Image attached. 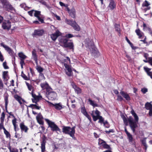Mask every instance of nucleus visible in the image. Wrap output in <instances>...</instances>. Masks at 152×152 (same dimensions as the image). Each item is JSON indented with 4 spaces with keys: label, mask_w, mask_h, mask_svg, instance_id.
<instances>
[{
    "label": "nucleus",
    "mask_w": 152,
    "mask_h": 152,
    "mask_svg": "<svg viewBox=\"0 0 152 152\" xmlns=\"http://www.w3.org/2000/svg\"><path fill=\"white\" fill-rule=\"evenodd\" d=\"M102 146L104 148L108 149H110V146L109 145L107 144L106 143V142L103 145H102Z\"/></svg>",
    "instance_id": "obj_51"
},
{
    "label": "nucleus",
    "mask_w": 152,
    "mask_h": 152,
    "mask_svg": "<svg viewBox=\"0 0 152 152\" xmlns=\"http://www.w3.org/2000/svg\"><path fill=\"white\" fill-rule=\"evenodd\" d=\"M3 65L4 69H7L9 68V67L7 65V62L6 61L3 63Z\"/></svg>",
    "instance_id": "obj_57"
},
{
    "label": "nucleus",
    "mask_w": 152,
    "mask_h": 152,
    "mask_svg": "<svg viewBox=\"0 0 152 152\" xmlns=\"http://www.w3.org/2000/svg\"><path fill=\"white\" fill-rule=\"evenodd\" d=\"M36 69L37 71L39 73H40L41 72H43L44 70V69L42 67L38 65H37L36 66Z\"/></svg>",
    "instance_id": "obj_42"
},
{
    "label": "nucleus",
    "mask_w": 152,
    "mask_h": 152,
    "mask_svg": "<svg viewBox=\"0 0 152 152\" xmlns=\"http://www.w3.org/2000/svg\"><path fill=\"white\" fill-rule=\"evenodd\" d=\"M105 142V141H104L103 140L100 139H99V142H98V144L99 145H102H102H103L104 143Z\"/></svg>",
    "instance_id": "obj_56"
},
{
    "label": "nucleus",
    "mask_w": 152,
    "mask_h": 152,
    "mask_svg": "<svg viewBox=\"0 0 152 152\" xmlns=\"http://www.w3.org/2000/svg\"><path fill=\"white\" fill-rule=\"evenodd\" d=\"M42 116L41 113H39L36 116V119L38 123L40 125H43L44 121L42 120Z\"/></svg>",
    "instance_id": "obj_21"
},
{
    "label": "nucleus",
    "mask_w": 152,
    "mask_h": 152,
    "mask_svg": "<svg viewBox=\"0 0 152 152\" xmlns=\"http://www.w3.org/2000/svg\"><path fill=\"white\" fill-rule=\"evenodd\" d=\"M4 60V57L1 53L0 51V61L2 62Z\"/></svg>",
    "instance_id": "obj_63"
},
{
    "label": "nucleus",
    "mask_w": 152,
    "mask_h": 152,
    "mask_svg": "<svg viewBox=\"0 0 152 152\" xmlns=\"http://www.w3.org/2000/svg\"><path fill=\"white\" fill-rule=\"evenodd\" d=\"M73 35L71 34H69L66 35V37L68 38H70L73 37Z\"/></svg>",
    "instance_id": "obj_62"
},
{
    "label": "nucleus",
    "mask_w": 152,
    "mask_h": 152,
    "mask_svg": "<svg viewBox=\"0 0 152 152\" xmlns=\"http://www.w3.org/2000/svg\"><path fill=\"white\" fill-rule=\"evenodd\" d=\"M107 134H109L110 133H113L114 132V131L113 129H111L109 130L108 131H106L105 132Z\"/></svg>",
    "instance_id": "obj_61"
},
{
    "label": "nucleus",
    "mask_w": 152,
    "mask_h": 152,
    "mask_svg": "<svg viewBox=\"0 0 152 152\" xmlns=\"http://www.w3.org/2000/svg\"><path fill=\"white\" fill-rule=\"evenodd\" d=\"M143 30L144 31H147L152 36V30L149 26H147L146 24L143 23Z\"/></svg>",
    "instance_id": "obj_22"
},
{
    "label": "nucleus",
    "mask_w": 152,
    "mask_h": 152,
    "mask_svg": "<svg viewBox=\"0 0 152 152\" xmlns=\"http://www.w3.org/2000/svg\"><path fill=\"white\" fill-rule=\"evenodd\" d=\"M104 126L106 128H109L110 127V124L107 121H105L103 124Z\"/></svg>",
    "instance_id": "obj_50"
},
{
    "label": "nucleus",
    "mask_w": 152,
    "mask_h": 152,
    "mask_svg": "<svg viewBox=\"0 0 152 152\" xmlns=\"http://www.w3.org/2000/svg\"><path fill=\"white\" fill-rule=\"evenodd\" d=\"M8 71H4L3 73V77L4 79L6 80H7L8 79H7V77L8 76Z\"/></svg>",
    "instance_id": "obj_41"
},
{
    "label": "nucleus",
    "mask_w": 152,
    "mask_h": 152,
    "mask_svg": "<svg viewBox=\"0 0 152 152\" xmlns=\"http://www.w3.org/2000/svg\"><path fill=\"white\" fill-rule=\"evenodd\" d=\"M4 134H5L6 137L7 138H10L11 137V135L10 133L8 131H6L5 132H4Z\"/></svg>",
    "instance_id": "obj_54"
},
{
    "label": "nucleus",
    "mask_w": 152,
    "mask_h": 152,
    "mask_svg": "<svg viewBox=\"0 0 152 152\" xmlns=\"http://www.w3.org/2000/svg\"><path fill=\"white\" fill-rule=\"evenodd\" d=\"M143 68L144 70L147 73L148 75L150 76L151 78L152 79V74H151V72L150 71L151 69L145 67H144Z\"/></svg>",
    "instance_id": "obj_30"
},
{
    "label": "nucleus",
    "mask_w": 152,
    "mask_h": 152,
    "mask_svg": "<svg viewBox=\"0 0 152 152\" xmlns=\"http://www.w3.org/2000/svg\"><path fill=\"white\" fill-rule=\"evenodd\" d=\"M131 113L134 118V121L133 120V118L131 116H130L128 119L124 115L122 116V118L125 125L126 126H127L128 125V122H129V126L133 133L137 135V134L136 132L135 129L138 126L137 124L139 121V118L133 110L131 111Z\"/></svg>",
    "instance_id": "obj_1"
},
{
    "label": "nucleus",
    "mask_w": 152,
    "mask_h": 152,
    "mask_svg": "<svg viewBox=\"0 0 152 152\" xmlns=\"http://www.w3.org/2000/svg\"><path fill=\"white\" fill-rule=\"evenodd\" d=\"M44 33V30L42 29H36L34 31L32 34L33 37H36L37 36L40 37L42 36Z\"/></svg>",
    "instance_id": "obj_9"
},
{
    "label": "nucleus",
    "mask_w": 152,
    "mask_h": 152,
    "mask_svg": "<svg viewBox=\"0 0 152 152\" xmlns=\"http://www.w3.org/2000/svg\"><path fill=\"white\" fill-rule=\"evenodd\" d=\"M40 86L42 90L46 89V92L50 91L52 88L47 82L41 83Z\"/></svg>",
    "instance_id": "obj_10"
},
{
    "label": "nucleus",
    "mask_w": 152,
    "mask_h": 152,
    "mask_svg": "<svg viewBox=\"0 0 152 152\" xmlns=\"http://www.w3.org/2000/svg\"><path fill=\"white\" fill-rule=\"evenodd\" d=\"M32 56L34 59V60L35 61V63L37 65V55L36 51L35 50H33L32 52Z\"/></svg>",
    "instance_id": "obj_27"
},
{
    "label": "nucleus",
    "mask_w": 152,
    "mask_h": 152,
    "mask_svg": "<svg viewBox=\"0 0 152 152\" xmlns=\"http://www.w3.org/2000/svg\"><path fill=\"white\" fill-rule=\"evenodd\" d=\"M88 101L89 102L90 104L92 106L94 107H98L99 106L97 104L94 103V101L90 99H88Z\"/></svg>",
    "instance_id": "obj_39"
},
{
    "label": "nucleus",
    "mask_w": 152,
    "mask_h": 152,
    "mask_svg": "<svg viewBox=\"0 0 152 152\" xmlns=\"http://www.w3.org/2000/svg\"><path fill=\"white\" fill-rule=\"evenodd\" d=\"M4 88V85L2 81L0 78V93H2Z\"/></svg>",
    "instance_id": "obj_43"
},
{
    "label": "nucleus",
    "mask_w": 152,
    "mask_h": 152,
    "mask_svg": "<svg viewBox=\"0 0 152 152\" xmlns=\"http://www.w3.org/2000/svg\"><path fill=\"white\" fill-rule=\"evenodd\" d=\"M11 23L10 20H8L7 22H4L2 23V26L4 30H9L11 28Z\"/></svg>",
    "instance_id": "obj_11"
},
{
    "label": "nucleus",
    "mask_w": 152,
    "mask_h": 152,
    "mask_svg": "<svg viewBox=\"0 0 152 152\" xmlns=\"http://www.w3.org/2000/svg\"><path fill=\"white\" fill-rule=\"evenodd\" d=\"M67 23L73 27L74 29L76 31H79L80 30V26L77 24L76 22L72 20H66Z\"/></svg>",
    "instance_id": "obj_7"
},
{
    "label": "nucleus",
    "mask_w": 152,
    "mask_h": 152,
    "mask_svg": "<svg viewBox=\"0 0 152 152\" xmlns=\"http://www.w3.org/2000/svg\"><path fill=\"white\" fill-rule=\"evenodd\" d=\"M81 112L83 115L86 117L90 121H91V118L90 116L88 114L85 107H82L81 108Z\"/></svg>",
    "instance_id": "obj_18"
},
{
    "label": "nucleus",
    "mask_w": 152,
    "mask_h": 152,
    "mask_svg": "<svg viewBox=\"0 0 152 152\" xmlns=\"http://www.w3.org/2000/svg\"><path fill=\"white\" fill-rule=\"evenodd\" d=\"M20 6L22 8H24V9L25 10H26V8H27V7L26 6V4L25 3H22L20 4Z\"/></svg>",
    "instance_id": "obj_55"
},
{
    "label": "nucleus",
    "mask_w": 152,
    "mask_h": 152,
    "mask_svg": "<svg viewBox=\"0 0 152 152\" xmlns=\"http://www.w3.org/2000/svg\"><path fill=\"white\" fill-rule=\"evenodd\" d=\"M9 95L7 93L6 94L4 95V100L5 102V109L6 111V112L7 113L9 114L10 115L12 116L14 118V119H13L12 121V124L14 126V130L15 131H16V127H17L18 125L16 124L17 123V119L14 116L13 114H12V112H10V113L8 112L7 110V105L8 104V97H9Z\"/></svg>",
    "instance_id": "obj_2"
},
{
    "label": "nucleus",
    "mask_w": 152,
    "mask_h": 152,
    "mask_svg": "<svg viewBox=\"0 0 152 152\" xmlns=\"http://www.w3.org/2000/svg\"><path fill=\"white\" fill-rule=\"evenodd\" d=\"M46 101L49 104L50 106L54 107L57 110H60L63 108L60 103L53 104L48 101Z\"/></svg>",
    "instance_id": "obj_14"
},
{
    "label": "nucleus",
    "mask_w": 152,
    "mask_h": 152,
    "mask_svg": "<svg viewBox=\"0 0 152 152\" xmlns=\"http://www.w3.org/2000/svg\"><path fill=\"white\" fill-rule=\"evenodd\" d=\"M10 152H18V150L15 148H11V147L9 145L8 147Z\"/></svg>",
    "instance_id": "obj_48"
},
{
    "label": "nucleus",
    "mask_w": 152,
    "mask_h": 152,
    "mask_svg": "<svg viewBox=\"0 0 152 152\" xmlns=\"http://www.w3.org/2000/svg\"><path fill=\"white\" fill-rule=\"evenodd\" d=\"M142 144L144 147V149L146 151L147 149L148 146L146 143L145 138H144L141 140Z\"/></svg>",
    "instance_id": "obj_36"
},
{
    "label": "nucleus",
    "mask_w": 152,
    "mask_h": 152,
    "mask_svg": "<svg viewBox=\"0 0 152 152\" xmlns=\"http://www.w3.org/2000/svg\"><path fill=\"white\" fill-rule=\"evenodd\" d=\"M39 77H41V78L42 79H43L44 78H45L43 74L42 73V72L39 73Z\"/></svg>",
    "instance_id": "obj_64"
},
{
    "label": "nucleus",
    "mask_w": 152,
    "mask_h": 152,
    "mask_svg": "<svg viewBox=\"0 0 152 152\" xmlns=\"http://www.w3.org/2000/svg\"><path fill=\"white\" fill-rule=\"evenodd\" d=\"M21 76L25 80H28L29 79V78L26 75L23 73V71H22L21 72Z\"/></svg>",
    "instance_id": "obj_45"
},
{
    "label": "nucleus",
    "mask_w": 152,
    "mask_h": 152,
    "mask_svg": "<svg viewBox=\"0 0 152 152\" xmlns=\"http://www.w3.org/2000/svg\"><path fill=\"white\" fill-rule=\"evenodd\" d=\"M46 137L45 135H44L42 138V141L41 142V146L42 152H45V145L46 143Z\"/></svg>",
    "instance_id": "obj_16"
},
{
    "label": "nucleus",
    "mask_w": 152,
    "mask_h": 152,
    "mask_svg": "<svg viewBox=\"0 0 152 152\" xmlns=\"http://www.w3.org/2000/svg\"><path fill=\"white\" fill-rule=\"evenodd\" d=\"M64 66L66 69L68 71L67 72H66V74L69 77L72 76V75L73 73L71 68L69 67V65L66 63H64Z\"/></svg>",
    "instance_id": "obj_15"
},
{
    "label": "nucleus",
    "mask_w": 152,
    "mask_h": 152,
    "mask_svg": "<svg viewBox=\"0 0 152 152\" xmlns=\"http://www.w3.org/2000/svg\"><path fill=\"white\" fill-rule=\"evenodd\" d=\"M135 32L136 33L137 35L138 36L139 39H141L144 36V33L142 32L139 28L136 29L135 31Z\"/></svg>",
    "instance_id": "obj_25"
},
{
    "label": "nucleus",
    "mask_w": 152,
    "mask_h": 152,
    "mask_svg": "<svg viewBox=\"0 0 152 152\" xmlns=\"http://www.w3.org/2000/svg\"><path fill=\"white\" fill-rule=\"evenodd\" d=\"M114 93L116 94H117V100L119 101H122L124 99L123 97L120 94H118V91L117 90H115L113 91Z\"/></svg>",
    "instance_id": "obj_28"
},
{
    "label": "nucleus",
    "mask_w": 152,
    "mask_h": 152,
    "mask_svg": "<svg viewBox=\"0 0 152 152\" xmlns=\"http://www.w3.org/2000/svg\"><path fill=\"white\" fill-rule=\"evenodd\" d=\"M5 117V114L4 112H3L2 113L0 118L1 122V123H3Z\"/></svg>",
    "instance_id": "obj_49"
},
{
    "label": "nucleus",
    "mask_w": 152,
    "mask_h": 152,
    "mask_svg": "<svg viewBox=\"0 0 152 152\" xmlns=\"http://www.w3.org/2000/svg\"><path fill=\"white\" fill-rule=\"evenodd\" d=\"M19 57L20 58V60H25L27 57L25 55L23 52H21L19 53L18 54Z\"/></svg>",
    "instance_id": "obj_35"
},
{
    "label": "nucleus",
    "mask_w": 152,
    "mask_h": 152,
    "mask_svg": "<svg viewBox=\"0 0 152 152\" xmlns=\"http://www.w3.org/2000/svg\"><path fill=\"white\" fill-rule=\"evenodd\" d=\"M150 5L149 2H148L147 0H145L142 4V7H149Z\"/></svg>",
    "instance_id": "obj_44"
},
{
    "label": "nucleus",
    "mask_w": 152,
    "mask_h": 152,
    "mask_svg": "<svg viewBox=\"0 0 152 152\" xmlns=\"http://www.w3.org/2000/svg\"><path fill=\"white\" fill-rule=\"evenodd\" d=\"M108 7L110 8V9L112 10H114L115 8L116 4H115L114 1L113 0H110Z\"/></svg>",
    "instance_id": "obj_26"
},
{
    "label": "nucleus",
    "mask_w": 152,
    "mask_h": 152,
    "mask_svg": "<svg viewBox=\"0 0 152 152\" xmlns=\"http://www.w3.org/2000/svg\"><path fill=\"white\" fill-rule=\"evenodd\" d=\"M126 135L129 140V142H132L133 141V137L132 135L129 133L127 134Z\"/></svg>",
    "instance_id": "obj_40"
},
{
    "label": "nucleus",
    "mask_w": 152,
    "mask_h": 152,
    "mask_svg": "<svg viewBox=\"0 0 152 152\" xmlns=\"http://www.w3.org/2000/svg\"><path fill=\"white\" fill-rule=\"evenodd\" d=\"M37 103H36V104H31L28 106V107L32 109L35 108L37 110H39L41 108V107L37 106Z\"/></svg>",
    "instance_id": "obj_34"
},
{
    "label": "nucleus",
    "mask_w": 152,
    "mask_h": 152,
    "mask_svg": "<svg viewBox=\"0 0 152 152\" xmlns=\"http://www.w3.org/2000/svg\"><path fill=\"white\" fill-rule=\"evenodd\" d=\"M66 59H64L62 60L63 63H64H64L67 64L68 62L70 63V59L69 57H66Z\"/></svg>",
    "instance_id": "obj_47"
},
{
    "label": "nucleus",
    "mask_w": 152,
    "mask_h": 152,
    "mask_svg": "<svg viewBox=\"0 0 152 152\" xmlns=\"http://www.w3.org/2000/svg\"><path fill=\"white\" fill-rule=\"evenodd\" d=\"M20 127L21 131H23L25 133L27 132L29 129L25 125L23 122H22L20 124Z\"/></svg>",
    "instance_id": "obj_20"
},
{
    "label": "nucleus",
    "mask_w": 152,
    "mask_h": 152,
    "mask_svg": "<svg viewBox=\"0 0 152 152\" xmlns=\"http://www.w3.org/2000/svg\"><path fill=\"white\" fill-rule=\"evenodd\" d=\"M61 35V33L58 30H57L55 33L50 35V37L52 39L55 41L57 38Z\"/></svg>",
    "instance_id": "obj_17"
},
{
    "label": "nucleus",
    "mask_w": 152,
    "mask_h": 152,
    "mask_svg": "<svg viewBox=\"0 0 152 152\" xmlns=\"http://www.w3.org/2000/svg\"><path fill=\"white\" fill-rule=\"evenodd\" d=\"M120 94L127 101L130 100L131 98L129 95L124 91H121L120 93Z\"/></svg>",
    "instance_id": "obj_24"
},
{
    "label": "nucleus",
    "mask_w": 152,
    "mask_h": 152,
    "mask_svg": "<svg viewBox=\"0 0 152 152\" xmlns=\"http://www.w3.org/2000/svg\"><path fill=\"white\" fill-rule=\"evenodd\" d=\"M35 13L34 14V17L37 18L38 20L41 22V23H44V22L43 19L41 18L40 16L41 15V12L39 11L34 10Z\"/></svg>",
    "instance_id": "obj_12"
},
{
    "label": "nucleus",
    "mask_w": 152,
    "mask_h": 152,
    "mask_svg": "<svg viewBox=\"0 0 152 152\" xmlns=\"http://www.w3.org/2000/svg\"><path fill=\"white\" fill-rule=\"evenodd\" d=\"M145 107L147 110H150L152 109V104L148 102L146 103L145 105Z\"/></svg>",
    "instance_id": "obj_37"
},
{
    "label": "nucleus",
    "mask_w": 152,
    "mask_h": 152,
    "mask_svg": "<svg viewBox=\"0 0 152 152\" xmlns=\"http://www.w3.org/2000/svg\"><path fill=\"white\" fill-rule=\"evenodd\" d=\"M62 130L63 133L69 135L74 140L76 139V138L75 136V127H73L71 128L69 126H63Z\"/></svg>",
    "instance_id": "obj_4"
},
{
    "label": "nucleus",
    "mask_w": 152,
    "mask_h": 152,
    "mask_svg": "<svg viewBox=\"0 0 152 152\" xmlns=\"http://www.w3.org/2000/svg\"><path fill=\"white\" fill-rule=\"evenodd\" d=\"M100 112L96 109V110L94 111H93L91 113V115L93 118V121H96L98 119H99L98 122L99 123L101 124H103L104 123V118L100 115Z\"/></svg>",
    "instance_id": "obj_3"
},
{
    "label": "nucleus",
    "mask_w": 152,
    "mask_h": 152,
    "mask_svg": "<svg viewBox=\"0 0 152 152\" xmlns=\"http://www.w3.org/2000/svg\"><path fill=\"white\" fill-rule=\"evenodd\" d=\"M46 96L49 99L53 100L56 99L57 94L51 88L50 91L46 92Z\"/></svg>",
    "instance_id": "obj_8"
},
{
    "label": "nucleus",
    "mask_w": 152,
    "mask_h": 152,
    "mask_svg": "<svg viewBox=\"0 0 152 152\" xmlns=\"http://www.w3.org/2000/svg\"><path fill=\"white\" fill-rule=\"evenodd\" d=\"M34 11V10H32L30 11H29L28 12V15L31 16H33V12Z\"/></svg>",
    "instance_id": "obj_59"
},
{
    "label": "nucleus",
    "mask_w": 152,
    "mask_h": 152,
    "mask_svg": "<svg viewBox=\"0 0 152 152\" xmlns=\"http://www.w3.org/2000/svg\"><path fill=\"white\" fill-rule=\"evenodd\" d=\"M143 61L145 63H148L152 66V57H149L148 60H143Z\"/></svg>",
    "instance_id": "obj_46"
},
{
    "label": "nucleus",
    "mask_w": 152,
    "mask_h": 152,
    "mask_svg": "<svg viewBox=\"0 0 152 152\" xmlns=\"http://www.w3.org/2000/svg\"><path fill=\"white\" fill-rule=\"evenodd\" d=\"M45 120L48 123L49 126L51 128V130L52 131H60V129L54 122H52L47 119H46Z\"/></svg>",
    "instance_id": "obj_6"
},
{
    "label": "nucleus",
    "mask_w": 152,
    "mask_h": 152,
    "mask_svg": "<svg viewBox=\"0 0 152 152\" xmlns=\"http://www.w3.org/2000/svg\"><path fill=\"white\" fill-rule=\"evenodd\" d=\"M1 2L5 11L11 12L15 10V8L7 0H1Z\"/></svg>",
    "instance_id": "obj_5"
},
{
    "label": "nucleus",
    "mask_w": 152,
    "mask_h": 152,
    "mask_svg": "<svg viewBox=\"0 0 152 152\" xmlns=\"http://www.w3.org/2000/svg\"><path fill=\"white\" fill-rule=\"evenodd\" d=\"M73 87L74 88L75 92L78 94H81L82 92V91L80 88L77 86L75 85L73 86Z\"/></svg>",
    "instance_id": "obj_32"
},
{
    "label": "nucleus",
    "mask_w": 152,
    "mask_h": 152,
    "mask_svg": "<svg viewBox=\"0 0 152 152\" xmlns=\"http://www.w3.org/2000/svg\"><path fill=\"white\" fill-rule=\"evenodd\" d=\"M32 96L33 98V99H32L33 102L36 103H37V102H38L41 98H42V96H37L36 94H34L33 93H32Z\"/></svg>",
    "instance_id": "obj_19"
},
{
    "label": "nucleus",
    "mask_w": 152,
    "mask_h": 152,
    "mask_svg": "<svg viewBox=\"0 0 152 152\" xmlns=\"http://www.w3.org/2000/svg\"><path fill=\"white\" fill-rule=\"evenodd\" d=\"M24 60H20V64L21 68L23 69V66L25 64L24 62Z\"/></svg>",
    "instance_id": "obj_53"
},
{
    "label": "nucleus",
    "mask_w": 152,
    "mask_h": 152,
    "mask_svg": "<svg viewBox=\"0 0 152 152\" xmlns=\"http://www.w3.org/2000/svg\"><path fill=\"white\" fill-rule=\"evenodd\" d=\"M141 91L143 94H145L147 92L148 90L146 88H144L141 89Z\"/></svg>",
    "instance_id": "obj_58"
},
{
    "label": "nucleus",
    "mask_w": 152,
    "mask_h": 152,
    "mask_svg": "<svg viewBox=\"0 0 152 152\" xmlns=\"http://www.w3.org/2000/svg\"><path fill=\"white\" fill-rule=\"evenodd\" d=\"M115 30L119 33V35L121 34V30L120 28V25L117 24H115Z\"/></svg>",
    "instance_id": "obj_38"
},
{
    "label": "nucleus",
    "mask_w": 152,
    "mask_h": 152,
    "mask_svg": "<svg viewBox=\"0 0 152 152\" xmlns=\"http://www.w3.org/2000/svg\"><path fill=\"white\" fill-rule=\"evenodd\" d=\"M91 53L92 56L94 57H96L98 56L99 55V52L97 50V49L94 47L91 48L90 49Z\"/></svg>",
    "instance_id": "obj_13"
},
{
    "label": "nucleus",
    "mask_w": 152,
    "mask_h": 152,
    "mask_svg": "<svg viewBox=\"0 0 152 152\" xmlns=\"http://www.w3.org/2000/svg\"><path fill=\"white\" fill-rule=\"evenodd\" d=\"M26 84L27 86L28 87V90L30 91H31V90L33 88V87L29 83L27 82H26Z\"/></svg>",
    "instance_id": "obj_52"
},
{
    "label": "nucleus",
    "mask_w": 152,
    "mask_h": 152,
    "mask_svg": "<svg viewBox=\"0 0 152 152\" xmlns=\"http://www.w3.org/2000/svg\"><path fill=\"white\" fill-rule=\"evenodd\" d=\"M1 45L5 49V50L8 52L10 55L13 56H14V52L11 48L7 46H5L2 43H1Z\"/></svg>",
    "instance_id": "obj_23"
},
{
    "label": "nucleus",
    "mask_w": 152,
    "mask_h": 152,
    "mask_svg": "<svg viewBox=\"0 0 152 152\" xmlns=\"http://www.w3.org/2000/svg\"><path fill=\"white\" fill-rule=\"evenodd\" d=\"M15 98L18 101L20 100H21L22 99L21 97L20 96L18 95L15 96Z\"/></svg>",
    "instance_id": "obj_60"
},
{
    "label": "nucleus",
    "mask_w": 152,
    "mask_h": 152,
    "mask_svg": "<svg viewBox=\"0 0 152 152\" xmlns=\"http://www.w3.org/2000/svg\"><path fill=\"white\" fill-rule=\"evenodd\" d=\"M69 15L73 18H75L76 15V11L74 8H72L71 10L69 13Z\"/></svg>",
    "instance_id": "obj_29"
},
{
    "label": "nucleus",
    "mask_w": 152,
    "mask_h": 152,
    "mask_svg": "<svg viewBox=\"0 0 152 152\" xmlns=\"http://www.w3.org/2000/svg\"><path fill=\"white\" fill-rule=\"evenodd\" d=\"M64 47L65 48H69L70 49H72L73 48L74 45L73 43L72 42H67Z\"/></svg>",
    "instance_id": "obj_31"
},
{
    "label": "nucleus",
    "mask_w": 152,
    "mask_h": 152,
    "mask_svg": "<svg viewBox=\"0 0 152 152\" xmlns=\"http://www.w3.org/2000/svg\"><path fill=\"white\" fill-rule=\"evenodd\" d=\"M68 39L67 38H62L60 39L59 40V42L62 44H64V46L65 44L67 42Z\"/></svg>",
    "instance_id": "obj_33"
}]
</instances>
